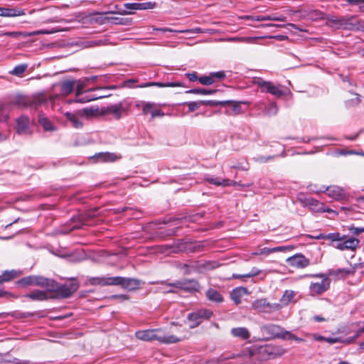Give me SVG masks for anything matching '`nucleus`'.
<instances>
[{
	"instance_id": "obj_19",
	"label": "nucleus",
	"mask_w": 364,
	"mask_h": 364,
	"mask_svg": "<svg viewBox=\"0 0 364 364\" xmlns=\"http://www.w3.org/2000/svg\"><path fill=\"white\" fill-rule=\"evenodd\" d=\"M78 289V285L76 282H72L68 284H65L58 287V291L64 298L70 296Z\"/></svg>"
},
{
	"instance_id": "obj_10",
	"label": "nucleus",
	"mask_w": 364,
	"mask_h": 364,
	"mask_svg": "<svg viewBox=\"0 0 364 364\" xmlns=\"http://www.w3.org/2000/svg\"><path fill=\"white\" fill-rule=\"evenodd\" d=\"M298 199L304 207L309 208L313 212L322 213L324 210V204L316 199L302 194L299 196Z\"/></svg>"
},
{
	"instance_id": "obj_5",
	"label": "nucleus",
	"mask_w": 364,
	"mask_h": 364,
	"mask_svg": "<svg viewBox=\"0 0 364 364\" xmlns=\"http://www.w3.org/2000/svg\"><path fill=\"white\" fill-rule=\"evenodd\" d=\"M232 358H236L237 361L232 362L230 364H255L251 360L252 356L250 353L235 356L234 354L230 353H224L221 354L218 358H213L211 360V363L212 364H219Z\"/></svg>"
},
{
	"instance_id": "obj_25",
	"label": "nucleus",
	"mask_w": 364,
	"mask_h": 364,
	"mask_svg": "<svg viewBox=\"0 0 364 364\" xmlns=\"http://www.w3.org/2000/svg\"><path fill=\"white\" fill-rule=\"evenodd\" d=\"M205 295L208 299L213 302L220 303L223 301V297L221 294L218 291L212 288L209 289L206 291Z\"/></svg>"
},
{
	"instance_id": "obj_64",
	"label": "nucleus",
	"mask_w": 364,
	"mask_h": 364,
	"mask_svg": "<svg viewBox=\"0 0 364 364\" xmlns=\"http://www.w3.org/2000/svg\"><path fill=\"white\" fill-rule=\"evenodd\" d=\"M14 364H28V361L25 360H19L17 358H15L13 361Z\"/></svg>"
},
{
	"instance_id": "obj_2",
	"label": "nucleus",
	"mask_w": 364,
	"mask_h": 364,
	"mask_svg": "<svg viewBox=\"0 0 364 364\" xmlns=\"http://www.w3.org/2000/svg\"><path fill=\"white\" fill-rule=\"evenodd\" d=\"M96 78L97 77L94 76L91 78H86L83 80H75V88L76 90V99L75 100V102L80 103H86L100 99L102 97H103V95H88V93L92 91L105 90L107 89V87H97L95 88H90L87 90H84L88 85L90 80H95Z\"/></svg>"
},
{
	"instance_id": "obj_49",
	"label": "nucleus",
	"mask_w": 364,
	"mask_h": 364,
	"mask_svg": "<svg viewBox=\"0 0 364 364\" xmlns=\"http://www.w3.org/2000/svg\"><path fill=\"white\" fill-rule=\"evenodd\" d=\"M139 10L152 9L156 6L155 2L139 3Z\"/></svg>"
},
{
	"instance_id": "obj_28",
	"label": "nucleus",
	"mask_w": 364,
	"mask_h": 364,
	"mask_svg": "<svg viewBox=\"0 0 364 364\" xmlns=\"http://www.w3.org/2000/svg\"><path fill=\"white\" fill-rule=\"evenodd\" d=\"M26 296L33 300L38 301L46 300L48 298L47 292L41 290L32 291L29 294H26Z\"/></svg>"
},
{
	"instance_id": "obj_11",
	"label": "nucleus",
	"mask_w": 364,
	"mask_h": 364,
	"mask_svg": "<svg viewBox=\"0 0 364 364\" xmlns=\"http://www.w3.org/2000/svg\"><path fill=\"white\" fill-rule=\"evenodd\" d=\"M112 281L113 285H119L129 291L137 289L141 284L138 279L122 277H113Z\"/></svg>"
},
{
	"instance_id": "obj_52",
	"label": "nucleus",
	"mask_w": 364,
	"mask_h": 364,
	"mask_svg": "<svg viewBox=\"0 0 364 364\" xmlns=\"http://www.w3.org/2000/svg\"><path fill=\"white\" fill-rule=\"evenodd\" d=\"M19 283L23 285H34V276L24 277L19 281Z\"/></svg>"
},
{
	"instance_id": "obj_50",
	"label": "nucleus",
	"mask_w": 364,
	"mask_h": 364,
	"mask_svg": "<svg viewBox=\"0 0 364 364\" xmlns=\"http://www.w3.org/2000/svg\"><path fill=\"white\" fill-rule=\"evenodd\" d=\"M245 19L252 20L256 21H268V17L267 16H245L244 17Z\"/></svg>"
},
{
	"instance_id": "obj_45",
	"label": "nucleus",
	"mask_w": 364,
	"mask_h": 364,
	"mask_svg": "<svg viewBox=\"0 0 364 364\" xmlns=\"http://www.w3.org/2000/svg\"><path fill=\"white\" fill-rule=\"evenodd\" d=\"M199 82L203 85H210L215 82V80L210 74L208 76H201L198 77Z\"/></svg>"
},
{
	"instance_id": "obj_37",
	"label": "nucleus",
	"mask_w": 364,
	"mask_h": 364,
	"mask_svg": "<svg viewBox=\"0 0 364 364\" xmlns=\"http://www.w3.org/2000/svg\"><path fill=\"white\" fill-rule=\"evenodd\" d=\"M281 339L283 340H293L298 342H302L304 340L301 338H299L291 331H287L284 328L283 332L282 333Z\"/></svg>"
},
{
	"instance_id": "obj_24",
	"label": "nucleus",
	"mask_w": 364,
	"mask_h": 364,
	"mask_svg": "<svg viewBox=\"0 0 364 364\" xmlns=\"http://www.w3.org/2000/svg\"><path fill=\"white\" fill-rule=\"evenodd\" d=\"M247 294V289L245 287H238L232 291L231 299L238 304L241 302L242 297Z\"/></svg>"
},
{
	"instance_id": "obj_21",
	"label": "nucleus",
	"mask_w": 364,
	"mask_h": 364,
	"mask_svg": "<svg viewBox=\"0 0 364 364\" xmlns=\"http://www.w3.org/2000/svg\"><path fill=\"white\" fill-rule=\"evenodd\" d=\"M121 157L119 154L110 152H101L95 155L96 161L98 162H114Z\"/></svg>"
},
{
	"instance_id": "obj_48",
	"label": "nucleus",
	"mask_w": 364,
	"mask_h": 364,
	"mask_svg": "<svg viewBox=\"0 0 364 364\" xmlns=\"http://www.w3.org/2000/svg\"><path fill=\"white\" fill-rule=\"evenodd\" d=\"M293 248L290 246H279L271 249H267L264 251L266 253H272L276 252H282L289 250H292Z\"/></svg>"
},
{
	"instance_id": "obj_16",
	"label": "nucleus",
	"mask_w": 364,
	"mask_h": 364,
	"mask_svg": "<svg viewBox=\"0 0 364 364\" xmlns=\"http://www.w3.org/2000/svg\"><path fill=\"white\" fill-rule=\"evenodd\" d=\"M287 264L297 269L305 268L310 264L309 259L301 254H296L287 259Z\"/></svg>"
},
{
	"instance_id": "obj_51",
	"label": "nucleus",
	"mask_w": 364,
	"mask_h": 364,
	"mask_svg": "<svg viewBox=\"0 0 364 364\" xmlns=\"http://www.w3.org/2000/svg\"><path fill=\"white\" fill-rule=\"evenodd\" d=\"M186 105H188V109L191 112H193L198 109L201 106L200 100L196 102H186Z\"/></svg>"
},
{
	"instance_id": "obj_62",
	"label": "nucleus",
	"mask_w": 364,
	"mask_h": 364,
	"mask_svg": "<svg viewBox=\"0 0 364 364\" xmlns=\"http://www.w3.org/2000/svg\"><path fill=\"white\" fill-rule=\"evenodd\" d=\"M105 44L104 41L102 40H97V41H91L89 42L90 46H100Z\"/></svg>"
},
{
	"instance_id": "obj_26",
	"label": "nucleus",
	"mask_w": 364,
	"mask_h": 364,
	"mask_svg": "<svg viewBox=\"0 0 364 364\" xmlns=\"http://www.w3.org/2000/svg\"><path fill=\"white\" fill-rule=\"evenodd\" d=\"M113 277H93L90 279V284L93 285H113L114 281H112Z\"/></svg>"
},
{
	"instance_id": "obj_44",
	"label": "nucleus",
	"mask_w": 364,
	"mask_h": 364,
	"mask_svg": "<svg viewBox=\"0 0 364 364\" xmlns=\"http://www.w3.org/2000/svg\"><path fill=\"white\" fill-rule=\"evenodd\" d=\"M27 68V65L21 64L16 66L11 71L9 72V73L14 75L20 76L26 70Z\"/></svg>"
},
{
	"instance_id": "obj_53",
	"label": "nucleus",
	"mask_w": 364,
	"mask_h": 364,
	"mask_svg": "<svg viewBox=\"0 0 364 364\" xmlns=\"http://www.w3.org/2000/svg\"><path fill=\"white\" fill-rule=\"evenodd\" d=\"M268 21H286V16L283 15H276V14H272V15H267Z\"/></svg>"
},
{
	"instance_id": "obj_55",
	"label": "nucleus",
	"mask_w": 364,
	"mask_h": 364,
	"mask_svg": "<svg viewBox=\"0 0 364 364\" xmlns=\"http://www.w3.org/2000/svg\"><path fill=\"white\" fill-rule=\"evenodd\" d=\"M269 82V81H265L261 78H259L255 81V84L258 85L262 89V91L264 92L267 87L266 83H268Z\"/></svg>"
},
{
	"instance_id": "obj_35",
	"label": "nucleus",
	"mask_w": 364,
	"mask_h": 364,
	"mask_svg": "<svg viewBox=\"0 0 364 364\" xmlns=\"http://www.w3.org/2000/svg\"><path fill=\"white\" fill-rule=\"evenodd\" d=\"M261 270L257 269V267H253L250 270V272L245 274H233L232 277L235 279H244V278H250L255 276H257L260 274Z\"/></svg>"
},
{
	"instance_id": "obj_33",
	"label": "nucleus",
	"mask_w": 364,
	"mask_h": 364,
	"mask_svg": "<svg viewBox=\"0 0 364 364\" xmlns=\"http://www.w3.org/2000/svg\"><path fill=\"white\" fill-rule=\"evenodd\" d=\"M217 92V90L213 89H204V88H195L187 90L186 93L203 95H212Z\"/></svg>"
},
{
	"instance_id": "obj_36",
	"label": "nucleus",
	"mask_w": 364,
	"mask_h": 364,
	"mask_svg": "<svg viewBox=\"0 0 364 364\" xmlns=\"http://www.w3.org/2000/svg\"><path fill=\"white\" fill-rule=\"evenodd\" d=\"M18 273L15 270L5 271L2 275H0V284L4 282H8L13 278L18 276Z\"/></svg>"
},
{
	"instance_id": "obj_40",
	"label": "nucleus",
	"mask_w": 364,
	"mask_h": 364,
	"mask_svg": "<svg viewBox=\"0 0 364 364\" xmlns=\"http://www.w3.org/2000/svg\"><path fill=\"white\" fill-rule=\"evenodd\" d=\"M352 97L346 100L347 107H354L360 102V97L357 93H350Z\"/></svg>"
},
{
	"instance_id": "obj_27",
	"label": "nucleus",
	"mask_w": 364,
	"mask_h": 364,
	"mask_svg": "<svg viewBox=\"0 0 364 364\" xmlns=\"http://www.w3.org/2000/svg\"><path fill=\"white\" fill-rule=\"evenodd\" d=\"M231 333L233 336L242 339H247L250 336L248 330L245 327L233 328L231 330Z\"/></svg>"
},
{
	"instance_id": "obj_3",
	"label": "nucleus",
	"mask_w": 364,
	"mask_h": 364,
	"mask_svg": "<svg viewBox=\"0 0 364 364\" xmlns=\"http://www.w3.org/2000/svg\"><path fill=\"white\" fill-rule=\"evenodd\" d=\"M98 108L87 107L76 112L64 113L66 119L75 129L82 128L85 121L90 120L98 114Z\"/></svg>"
},
{
	"instance_id": "obj_63",
	"label": "nucleus",
	"mask_w": 364,
	"mask_h": 364,
	"mask_svg": "<svg viewBox=\"0 0 364 364\" xmlns=\"http://www.w3.org/2000/svg\"><path fill=\"white\" fill-rule=\"evenodd\" d=\"M324 341H326L330 344H333V343H338L339 341V338L328 337V338H326V339H324Z\"/></svg>"
},
{
	"instance_id": "obj_60",
	"label": "nucleus",
	"mask_w": 364,
	"mask_h": 364,
	"mask_svg": "<svg viewBox=\"0 0 364 364\" xmlns=\"http://www.w3.org/2000/svg\"><path fill=\"white\" fill-rule=\"evenodd\" d=\"M164 112L161 109H159L156 107L151 111L152 117L164 116Z\"/></svg>"
},
{
	"instance_id": "obj_42",
	"label": "nucleus",
	"mask_w": 364,
	"mask_h": 364,
	"mask_svg": "<svg viewBox=\"0 0 364 364\" xmlns=\"http://www.w3.org/2000/svg\"><path fill=\"white\" fill-rule=\"evenodd\" d=\"M342 236L339 233H329L326 235H320L317 237V238H323V239H327L329 240H331L332 242H335L334 244L338 242V241L341 240Z\"/></svg>"
},
{
	"instance_id": "obj_46",
	"label": "nucleus",
	"mask_w": 364,
	"mask_h": 364,
	"mask_svg": "<svg viewBox=\"0 0 364 364\" xmlns=\"http://www.w3.org/2000/svg\"><path fill=\"white\" fill-rule=\"evenodd\" d=\"M228 102H223V101H215V100H200L201 105H207L210 107H215L219 105H225Z\"/></svg>"
},
{
	"instance_id": "obj_9",
	"label": "nucleus",
	"mask_w": 364,
	"mask_h": 364,
	"mask_svg": "<svg viewBox=\"0 0 364 364\" xmlns=\"http://www.w3.org/2000/svg\"><path fill=\"white\" fill-rule=\"evenodd\" d=\"M168 287L181 289L187 291H198L200 284L194 279H182L167 284Z\"/></svg>"
},
{
	"instance_id": "obj_43",
	"label": "nucleus",
	"mask_w": 364,
	"mask_h": 364,
	"mask_svg": "<svg viewBox=\"0 0 364 364\" xmlns=\"http://www.w3.org/2000/svg\"><path fill=\"white\" fill-rule=\"evenodd\" d=\"M50 280L39 276H34V285L40 287H48L50 286Z\"/></svg>"
},
{
	"instance_id": "obj_54",
	"label": "nucleus",
	"mask_w": 364,
	"mask_h": 364,
	"mask_svg": "<svg viewBox=\"0 0 364 364\" xmlns=\"http://www.w3.org/2000/svg\"><path fill=\"white\" fill-rule=\"evenodd\" d=\"M178 33H205L203 30H202L200 28H195L192 29H187V30H181L178 31Z\"/></svg>"
},
{
	"instance_id": "obj_7",
	"label": "nucleus",
	"mask_w": 364,
	"mask_h": 364,
	"mask_svg": "<svg viewBox=\"0 0 364 364\" xmlns=\"http://www.w3.org/2000/svg\"><path fill=\"white\" fill-rule=\"evenodd\" d=\"M261 332L265 340L280 338L284 328L274 323H267L261 326Z\"/></svg>"
},
{
	"instance_id": "obj_12",
	"label": "nucleus",
	"mask_w": 364,
	"mask_h": 364,
	"mask_svg": "<svg viewBox=\"0 0 364 364\" xmlns=\"http://www.w3.org/2000/svg\"><path fill=\"white\" fill-rule=\"evenodd\" d=\"M315 277H321L322 279L318 282L311 283L310 285V292L311 295H318L326 291L330 284L329 279L323 274L315 275Z\"/></svg>"
},
{
	"instance_id": "obj_18",
	"label": "nucleus",
	"mask_w": 364,
	"mask_h": 364,
	"mask_svg": "<svg viewBox=\"0 0 364 364\" xmlns=\"http://www.w3.org/2000/svg\"><path fill=\"white\" fill-rule=\"evenodd\" d=\"M16 131L17 133L22 135L31 134L30 125L31 120L26 116L20 117L17 121Z\"/></svg>"
},
{
	"instance_id": "obj_14",
	"label": "nucleus",
	"mask_w": 364,
	"mask_h": 364,
	"mask_svg": "<svg viewBox=\"0 0 364 364\" xmlns=\"http://www.w3.org/2000/svg\"><path fill=\"white\" fill-rule=\"evenodd\" d=\"M55 31H49V30H38L32 32H26V31H9L4 32L0 34V36H7L9 37L18 38L19 37H29L36 35H44V34H51L55 33Z\"/></svg>"
},
{
	"instance_id": "obj_59",
	"label": "nucleus",
	"mask_w": 364,
	"mask_h": 364,
	"mask_svg": "<svg viewBox=\"0 0 364 364\" xmlns=\"http://www.w3.org/2000/svg\"><path fill=\"white\" fill-rule=\"evenodd\" d=\"M272 158H273L272 156L266 157V156H259L254 158V160L258 163H266L269 159H271Z\"/></svg>"
},
{
	"instance_id": "obj_20",
	"label": "nucleus",
	"mask_w": 364,
	"mask_h": 364,
	"mask_svg": "<svg viewBox=\"0 0 364 364\" xmlns=\"http://www.w3.org/2000/svg\"><path fill=\"white\" fill-rule=\"evenodd\" d=\"M205 180L210 184L221 186L223 187L234 186L236 183L235 181L230 179L221 178L209 175H207L205 177Z\"/></svg>"
},
{
	"instance_id": "obj_29",
	"label": "nucleus",
	"mask_w": 364,
	"mask_h": 364,
	"mask_svg": "<svg viewBox=\"0 0 364 364\" xmlns=\"http://www.w3.org/2000/svg\"><path fill=\"white\" fill-rule=\"evenodd\" d=\"M350 31H364V21L357 20L354 16L350 17Z\"/></svg>"
},
{
	"instance_id": "obj_61",
	"label": "nucleus",
	"mask_w": 364,
	"mask_h": 364,
	"mask_svg": "<svg viewBox=\"0 0 364 364\" xmlns=\"http://www.w3.org/2000/svg\"><path fill=\"white\" fill-rule=\"evenodd\" d=\"M186 76L188 78V80L190 81H192V82L198 80V76H197V73L196 72H193V73H187Z\"/></svg>"
},
{
	"instance_id": "obj_13",
	"label": "nucleus",
	"mask_w": 364,
	"mask_h": 364,
	"mask_svg": "<svg viewBox=\"0 0 364 364\" xmlns=\"http://www.w3.org/2000/svg\"><path fill=\"white\" fill-rule=\"evenodd\" d=\"M359 245V240L356 238L348 237V236H342L341 239L338 242L333 245V246L339 250H355Z\"/></svg>"
},
{
	"instance_id": "obj_57",
	"label": "nucleus",
	"mask_w": 364,
	"mask_h": 364,
	"mask_svg": "<svg viewBox=\"0 0 364 364\" xmlns=\"http://www.w3.org/2000/svg\"><path fill=\"white\" fill-rule=\"evenodd\" d=\"M124 6L126 9L139 10V3H126Z\"/></svg>"
},
{
	"instance_id": "obj_17",
	"label": "nucleus",
	"mask_w": 364,
	"mask_h": 364,
	"mask_svg": "<svg viewBox=\"0 0 364 364\" xmlns=\"http://www.w3.org/2000/svg\"><path fill=\"white\" fill-rule=\"evenodd\" d=\"M26 12L18 7L11 6H0V16L1 17H17L24 16Z\"/></svg>"
},
{
	"instance_id": "obj_22",
	"label": "nucleus",
	"mask_w": 364,
	"mask_h": 364,
	"mask_svg": "<svg viewBox=\"0 0 364 364\" xmlns=\"http://www.w3.org/2000/svg\"><path fill=\"white\" fill-rule=\"evenodd\" d=\"M266 85L267 87L264 92L270 93L271 95L275 96L276 97L279 98L286 94L285 91L282 90L281 85H276L273 84L272 82L266 83Z\"/></svg>"
},
{
	"instance_id": "obj_23",
	"label": "nucleus",
	"mask_w": 364,
	"mask_h": 364,
	"mask_svg": "<svg viewBox=\"0 0 364 364\" xmlns=\"http://www.w3.org/2000/svg\"><path fill=\"white\" fill-rule=\"evenodd\" d=\"M31 102V99L28 96L24 95H17L12 101L11 105L19 107H24L29 106Z\"/></svg>"
},
{
	"instance_id": "obj_39",
	"label": "nucleus",
	"mask_w": 364,
	"mask_h": 364,
	"mask_svg": "<svg viewBox=\"0 0 364 364\" xmlns=\"http://www.w3.org/2000/svg\"><path fill=\"white\" fill-rule=\"evenodd\" d=\"M97 214V210H89L81 216V220L84 225H91L92 223L90 221V219L95 217Z\"/></svg>"
},
{
	"instance_id": "obj_58",
	"label": "nucleus",
	"mask_w": 364,
	"mask_h": 364,
	"mask_svg": "<svg viewBox=\"0 0 364 364\" xmlns=\"http://www.w3.org/2000/svg\"><path fill=\"white\" fill-rule=\"evenodd\" d=\"M211 76L213 77V79L215 80V78L221 80L225 77V73L224 71H218L215 73H210Z\"/></svg>"
},
{
	"instance_id": "obj_56",
	"label": "nucleus",
	"mask_w": 364,
	"mask_h": 364,
	"mask_svg": "<svg viewBox=\"0 0 364 364\" xmlns=\"http://www.w3.org/2000/svg\"><path fill=\"white\" fill-rule=\"evenodd\" d=\"M349 230L352 234L358 235L359 234L364 232V227L355 228L354 226H350L349 227Z\"/></svg>"
},
{
	"instance_id": "obj_38",
	"label": "nucleus",
	"mask_w": 364,
	"mask_h": 364,
	"mask_svg": "<svg viewBox=\"0 0 364 364\" xmlns=\"http://www.w3.org/2000/svg\"><path fill=\"white\" fill-rule=\"evenodd\" d=\"M38 122L45 131H53L55 129L50 121L43 116L39 117Z\"/></svg>"
},
{
	"instance_id": "obj_15",
	"label": "nucleus",
	"mask_w": 364,
	"mask_h": 364,
	"mask_svg": "<svg viewBox=\"0 0 364 364\" xmlns=\"http://www.w3.org/2000/svg\"><path fill=\"white\" fill-rule=\"evenodd\" d=\"M350 18H346V17H337L336 16H330L327 18V23L335 28L339 29H346L349 30L350 28Z\"/></svg>"
},
{
	"instance_id": "obj_4",
	"label": "nucleus",
	"mask_w": 364,
	"mask_h": 364,
	"mask_svg": "<svg viewBox=\"0 0 364 364\" xmlns=\"http://www.w3.org/2000/svg\"><path fill=\"white\" fill-rule=\"evenodd\" d=\"M213 316V311L210 309H201L189 313L187 320L189 321V327L195 328L198 327L204 320L209 319Z\"/></svg>"
},
{
	"instance_id": "obj_31",
	"label": "nucleus",
	"mask_w": 364,
	"mask_h": 364,
	"mask_svg": "<svg viewBox=\"0 0 364 364\" xmlns=\"http://www.w3.org/2000/svg\"><path fill=\"white\" fill-rule=\"evenodd\" d=\"M295 296V292L292 290H286L282 298L280 299V303H279V304L282 305V308L284 306H287L289 304V303L290 301H292V299H294Z\"/></svg>"
},
{
	"instance_id": "obj_8",
	"label": "nucleus",
	"mask_w": 364,
	"mask_h": 364,
	"mask_svg": "<svg viewBox=\"0 0 364 364\" xmlns=\"http://www.w3.org/2000/svg\"><path fill=\"white\" fill-rule=\"evenodd\" d=\"M316 193L326 192L327 195L338 201H342L348 199V194L345 190L337 186H331L323 187V189L315 191Z\"/></svg>"
},
{
	"instance_id": "obj_1",
	"label": "nucleus",
	"mask_w": 364,
	"mask_h": 364,
	"mask_svg": "<svg viewBox=\"0 0 364 364\" xmlns=\"http://www.w3.org/2000/svg\"><path fill=\"white\" fill-rule=\"evenodd\" d=\"M135 335L138 339L141 341H151L156 340L164 344L176 343L187 338L186 335L175 336L167 334L161 328L138 331Z\"/></svg>"
},
{
	"instance_id": "obj_34",
	"label": "nucleus",
	"mask_w": 364,
	"mask_h": 364,
	"mask_svg": "<svg viewBox=\"0 0 364 364\" xmlns=\"http://www.w3.org/2000/svg\"><path fill=\"white\" fill-rule=\"evenodd\" d=\"M138 107H141L144 114L151 113L156 107V105L152 102H139L136 104Z\"/></svg>"
},
{
	"instance_id": "obj_47",
	"label": "nucleus",
	"mask_w": 364,
	"mask_h": 364,
	"mask_svg": "<svg viewBox=\"0 0 364 364\" xmlns=\"http://www.w3.org/2000/svg\"><path fill=\"white\" fill-rule=\"evenodd\" d=\"M229 103L232 104V114H238L242 112V107L241 103L242 102H231L228 101ZM228 104V102L227 103Z\"/></svg>"
},
{
	"instance_id": "obj_6",
	"label": "nucleus",
	"mask_w": 364,
	"mask_h": 364,
	"mask_svg": "<svg viewBox=\"0 0 364 364\" xmlns=\"http://www.w3.org/2000/svg\"><path fill=\"white\" fill-rule=\"evenodd\" d=\"M252 306L258 311L267 314L279 311L282 309L281 304L276 303L271 304L268 302L266 299H259L254 301L252 304Z\"/></svg>"
},
{
	"instance_id": "obj_30",
	"label": "nucleus",
	"mask_w": 364,
	"mask_h": 364,
	"mask_svg": "<svg viewBox=\"0 0 364 364\" xmlns=\"http://www.w3.org/2000/svg\"><path fill=\"white\" fill-rule=\"evenodd\" d=\"M75 85V80H67L63 82L61 85V93L64 95H69L73 91Z\"/></svg>"
},
{
	"instance_id": "obj_41",
	"label": "nucleus",
	"mask_w": 364,
	"mask_h": 364,
	"mask_svg": "<svg viewBox=\"0 0 364 364\" xmlns=\"http://www.w3.org/2000/svg\"><path fill=\"white\" fill-rule=\"evenodd\" d=\"M278 112V107L275 102H271L268 106L266 107L264 114L267 116H274L277 114Z\"/></svg>"
},
{
	"instance_id": "obj_32",
	"label": "nucleus",
	"mask_w": 364,
	"mask_h": 364,
	"mask_svg": "<svg viewBox=\"0 0 364 364\" xmlns=\"http://www.w3.org/2000/svg\"><path fill=\"white\" fill-rule=\"evenodd\" d=\"M123 111L124 109L122 104L112 105L107 108V112L113 114L116 118H119Z\"/></svg>"
}]
</instances>
